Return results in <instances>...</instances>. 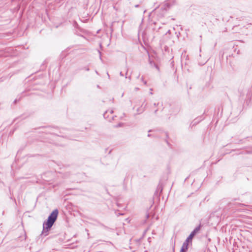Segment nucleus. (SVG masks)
Returning a JSON list of instances; mask_svg holds the SVG:
<instances>
[{"label": "nucleus", "instance_id": "obj_1", "mask_svg": "<svg viewBox=\"0 0 252 252\" xmlns=\"http://www.w3.org/2000/svg\"><path fill=\"white\" fill-rule=\"evenodd\" d=\"M58 214V211L57 209L54 210L51 213L50 215L48 217L47 221L43 223V233H44L45 231L47 232L50 229L57 218Z\"/></svg>", "mask_w": 252, "mask_h": 252}, {"label": "nucleus", "instance_id": "obj_2", "mask_svg": "<svg viewBox=\"0 0 252 252\" xmlns=\"http://www.w3.org/2000/svg\"><path fill=\"white\" fill-rule=\"evenodd\" d=\"M198 229L196 228L189 235V236L187 238V240L185 242H187V244H189V241H191L193 236L195 235V234L197 233L198 231Z\"/></svg>", "mask_w": 252, "mask_h": 252}, {"label": "nucleus", "instance_id": "obj_3", "mask_svg": "<svg viewBox=\"0 0 252 252\" xmlns=\"http://www.w3.org/2000/svg\"><path fill=\"white\" fill-rule=\"evenodd\" d=\"M188 244H187V242H184L183 244V246L180 252H186V251L188 250Z\"/></svg>", "mask_w": 252, "mask_h": 252}]
</instances>
